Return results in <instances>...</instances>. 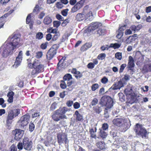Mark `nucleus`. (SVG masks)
Returning a JSON list of instances; mask_svg holds the SVG:
<instances>
[{
	"instance_id": "obj_1",
	"label": "nucleus",
	"mask_w": 151,
	"mask_h": 151,
	"mask_svg": "<svg viewBox=\"0 0 151 151\" xmlns=\"http://www.w3.org/2000/svg\"><path fill=\"white\" fill-rule=\"evenodd\" d=\"M20 39L19 35L17 34L11 35L8 39L7 42L5 43L1 48L3 49L2 55L6 57L11 54L13 50L19 47Z\"/></svg>"
},
{
	"instance_id": "obj_2",
	"label": "nucleus",
	"mask_w": 151,
	"mask_h": 151,
	"mask_svg": "<svg viewBox=\"0 0 151 151\" xmlns=\"http://www.w3.org/2000/svg\"><path fill=\"white\" fill-rule=\"evenodd\" d=\"M113 123L117 126L122 128L123 132L126 131L129 127L127 120L124 119L115 118L113 120Z\"/></svg>"
},
{
	"instance_id": "obj_3",
	"label": "nucleus",
	"mask_w": 151,
	"mask_h": 151,
	"mask_svg": "<svg viewBox=\"0 0 151 151\" xmlns=\"http://www.w3.org/2000/svg\"><path fill=\"white\" fill-rule=\"evenodd\" d=\"M113 100L109 96H104L101 97L100 104L103 106H105L108 109L111 108L113 105Z\"/></svg>"
},
{
	"instance_id": "obj_4",
	"label": "nucleus",
	"mask_w": 151,
	"mask_h": 151,
	"mask_svg": "<svg viewBox=\"0 0 151 151\" xmlns=\"http://www.w3.org/2000/svg\"><path fill=\"white\" fill-rule=\"evenodd\" d=\"M137 134L142 138H146L147 137V131L142 125L137 124L134 129Z\"/></svg>"
},
{
	"instance_id": "obj_5",
	"label": "nucleus",
	"mask_w": 151,
	"mask_h": 151,
	"mask_svg": "<svg viewBox=\"0 0 151 151\" xmlns=\"http://www.w3.org/2000/svg\"><path fill=\"white\" fill-rule=\"evenodd\" d=\"M34 69L31 72L32 75H36L43 71L44 66L43 65L41 64L40 61L37 60H34Z\"/></svg>"
},
{
	"instance_id": "obj_6",
	"label": "nucleus",
	"mask_w": 151,
	"mask_h": 151,
	"mask_svg": "<svg viewBox=\"0 0 151 151\" xmlns=\"http://www.w3.org/2000/svg\"><path fill=\"white\" fill-rule=\"evenodd\" d=\"M59 47L57 45L55 44L49 50L46 55L47 59L49 60H51L56 54L57 50Z\"/></svg>"
},
{
	"instance_id": "obj_7",
	"label": "nucleus",
	"mask_w": 151,
	"mask_h": 151,
	"mask_svg": "<svg viewBox=\"0 0 151 151\" xmlns=\"http://www.w3.org/2000/svg\"><path fill=\"white\" fill-rule=\"evenodd\" d=\"M30 117L28 114H26L21 117L18 122V123L21 125V127H24L27 125L29 122Z\"/></svg>"
},
{
	"instance_id": "obj_8",
	"label": "nucleus",
	"mask_w": 151,
	"mask_h": 151,
	"mask_svg": "<svg viewBox=\"0 0 151 151\" xmlns=\"http://www.w3.org/2000/svg\"><path fill=\"white\" fill-rule=\"evenodd\" d=\"M23 143L24 148L27 150H31L32 146V143L31 141H29L27 137H25L23 139Z\"/></svg>"
},
{
	"instance_id": "obj_9",
	"label": "nucleus",
	"mask_w": 151,
	"mask_h": 151,
	"mask_svg": "<svg viewBox=\"0 0 151 151\" xmlns=\"http://www.w3.org/2000/svg\"><path fill=\"white\" fill-rule=\"evenodd\" d=\"M14 134V139L17 140H19L22 138L24 134V131L20 129H16L13 132Z\"/></svg>"
},
{
	"instance_id": "obj_10",
	"label": "nucleus",
	"mask_w": 151,
	"mask_h": 151,
	"mask_svg": "<svg viewBox=\"0 0 151 151\" xmlns=\"http://www.w3.org/2000/svg\"><path fill=\"white\" fill-rule=\"evenodd\" d=\"M58 142L59 144L65 142V144L68 143V141L67 136L65 134H59L57 136Z\"/></svg>"
},
{
	"instance_id": "obj_11",
	"label": "nucleus",
	"mask_w": 151,
	"mask_h": 151,
	"mask_svg": "<svg viewBox=\"0 0 151 151\" xmlns=\"http://www.w3.org/2000/svg\"><path fill=\"white\" fill-rule=\"evenodd\" d=\"M22 54L23 52L22 51H20L18 56L16 58V61L14 65V66H15L16 68L21 63L22 61Z\"/></svg>"
},
{
	"instance_id": "obj_12",
	"label": "nucleus",
	"mask_w": 151,
	"mask_h": 151,
	"mask_svg": "<svg viewBox=\"0 0 151 151\" xmlns=\"http://www.w3.org/2000/svg\"><path fill=\"white\" fill-rule=\"evenodd\" d=\"M123 86L124 85L122 81H119L118 82H116L110 88V89L114 90L120 89L121 87Z\"/></svg>"
},
{
	"instance_id": "obj_13",
	"label": "nucleus",
	"mask_w": 151,
	"mask_h": 151,
	"mask_svg": "<svg viewBox=\"0 0 151 151\" xmlns=\"http://www.w3.org/2000/svg\"><path fill=\"white\" fill-rule=\"evenodd\" d=\"M101 24L98 22L92 23L90 24L88 27V29L90 31H93L97 28L99 26L101 25Z\"/></svg>"
},
{
	"instance_id": "obj_14",
	"label": "nucleus",
	"mask_w": 151,
	"mask_h": 151,
	"mask_svg": "<svg viewBox=\"0 0 151 151\" xmlns=\"http://www.w3.org/2000/svg\"><path fill=\"white\" fill-rule=\"evenodd\" d=\"M82 6V4H81L80 1L78 2L71 9L72 12H74L77 11L81 8Z\"/></svg>"
},
{
	"instance_id": "obj_15",
	"label": "nucleus",
	"mask_w": 151,
	"mask_h": 151,
	"mask_svg": "<svg viewBox=\"0 0 151 151\" xmlns=\"http://www.w3.org/2000/svg\"><path fill=\"white\" fill-rule=\"evenodd\" d=\"M76 121H80L83 120V116L82 115L80 114L78 111H76L75 112L73 115Z\"/></svg>"
},
{
	"instance_id": "obj_16",
	"label": "nucleus",
	"mask_w": 151,
	"mask_h": 151,
	"mask_svg": "<svg viewBox=\"0 0 151 151\" xmlns=\"http://www.w3.org/2000/svg\"><path fill=\"white\" fill-rule=\"evenodd\" d=\"M72 73L76 75L75 76L77 79L80 78L82 76V74L79 71L76 70L75 68L73 69Z\"/></svg>"
},
{
	"instance_id": "obj_17",
	"label": "nucleus",
	"mask_w": 151,
	"mask_h": 151,
	"mask_svg": "<svg viewBox=\"0 0 151 151\" xmlns=\"http://www.w3.org/2000/svg\"><path fill=\"white\" fill-rule=\"evenodd\" d=\"M142 26L141 24H139L137 25H132L131 26L130 28L134 32L136 31H139L140 29L142 28Z\"/></svg>"
},
{
	"instance_id": "obj_18",
	"label": "nucleus",
	"mask_w": 151,
	"mask_h": 151,
	"mask_svg": "<svg viewBox=\"0 0 151 151\" xmlns=\"http://www.w3.org/2000/svg\"><path fill=\"white\" fill-rule=\"evenodd\" d=\"M68 111V109L65 107H63L62 108L60 109L56 110V112L59 113L60 114H65Z\"/></svg>"
},
{
	"instance_id": "obj_19",
	"label": "nucleus",
	"mask_w": 151,
	"mask_h": 151,
	"mask_svg": "<svg viewBox=\"0 0 151 151\" xmlns=\"http://www.w3.org/2000/svg\"><path fill=\"white\" fill-rule=\"evenodd\" d=\"M92 44L91 43H86L81 47V50L82 51H84L90 48Z\"/></svg>"
},
{
	"instance_id": "obj_20",
	"label": "nucleus",
	"mask_w": 151,
	"mask_h": 151,
	"mask_svg": "<svg viewBox=\"0 0 151 151\" xmlns=\"http://www.w3.org/2000/svg\"><path fill=\"white\" fill-rule=\"evenodd\" d=\"M14 95V93L13 91H11L8 92L7 94V96L8 97V102L11 103L13 101V96Z\"/></svg>"
},
{
	"instance_id": "obj_21",
	"label": "nucleus",
	"mask_w": 151,
	"mask_h": 151,
	"mask_svg": "<svg viewBox=\"0 0 151 151\" xmlns=\"http://www.w3.org/2000/svg\"><path fill=\"white\" fill-rule=\"evenodd\" d=\"M52 22V19L48 16H46L43 20V23L45 24H49Z\"/></svg>"
},
{
	"instance_id": "obj_22",
	"label": "nucleus",
	"mask_w": 151,
	"mask_h": 151,
	"mask_svg": "<svg viewBox=\"0 0 151 151\" xmlns=\"http://www.w3.org/2000/svg\"><path fill=\"white\" fill-rule=\"evenodd\" d=\"M96 146L100 149L102 150L105 147V145L103 141H100L96 143Z\"/></svg>"
},
{
	"instance_id": "obj_23",
	"label": "nucleus",
	"mask_w": 151,
	"mask_h": 151,
	"mask_svg": "<svg viewBox=\"0 0 151 151\" xmlns=\"http://www.w3.org/2000/svg\"><path fill=\"white\" fill-rule=\"evenodd\" d=\"M134 65V60L132 57L129 56V57L128 65L129 68L133 67Z\"/></svg>"
},
{
	"instance_id": "obj_24",
	"label": "nucleus",
	"mask_w": 151,
	"mask_h": 151,
	"mask_svg": "<svg viewBox=\"0 0 151 151\" xmlns=\"http://www.w3.org/2000/svg\"><path fill=\"white\" fill-rule=\"evenodd\" d=\"M64 81L67 82L72 79V76L70 74H67L65 75L63 77Z\"/></svg>"
},
{
	"instance_id": "obj_25",
	"label": "nucleus",
	"mask_w": 151,
	"mask_h": 151,
	"mask_svg": "<svg viewBox=\"0 0 151 151\" xmlns=\"http://www.w3.org/2000/svg\"><path fill=\"white\" fill-rule=\"evenodd\" d=\"M85 17V16L83 14L81 13L78 14L76 17V20L79 21L82 20Z\"/></svg>"
},
{
	"instance_id": "obj_26",
	"label": "nucleus",
	"mask_w": 151,
	"mask_h": 151,
	"mask_svg": "<svg viewBox=\"0 0 151 151\" xmlns=\"http://www.w3.org/2000/svg\"><path fill=\"white\" fill-rule=\"evenodd\" d=\"M85 18L88 19L90 21L92 20L93 18V17L92 12L90 11L87 13L85 16Z\"/></svg>"
},
{
	"instance_id": "obj_27",
	"label": "nucleus",
	"mask_w": 151,
	"mask_h": 151,
	"mask_svg": "<svg viewBox=\"0 0 151 151\" xmlns=\"http://www.w3.org/2000/svg\"><path fill=\"white\" fill-rule=\"evenodd\" d=\"M59 113L56 112V111H55V113L52 115V118L53 119L56 121H58L60 120Z\"/></svg>"
},
{
	"instance_id": "obj_28",
	"label": "nucleus",
	"mask_w": 151,
	"mask_h": 151,
	"mask_svg": "<svg viewBox=\"0 0 151 151\" xmlns=\"http://www.w3.org/2000/svg\"><path fill=\"white\" fill-rule=\"evenodd\" d=\"M14 113V112L12 110L10 111L9 112L7 121H8L9 120H11L14 118V116H15Z\"/></svg>"
},
{
	"instance_id": "obj_29",
	"label": "nucleus",
	"mask_w": 151,
	"mask_h": 151,
	"mask_svg": "<svg viewBox=\"0 0 151 151\" xmlns=\"http://www.w3.org/2000/svg\"><path fill=\"white\" fill-rule=\"evenodd\" d=\"M100 132V136L102 138H106L107 135V133L106 131H103L100 129H99Z\"/></svg>"
},
{
	"instance_id": "obj_30",
	"label": "nucleus",
	"mask_w": 151,
	"mask_h": 151,
	"mask_svg": "<svg viewBox=\"0 0 151 151\" xmlns=\"http://www.w3.org/2000/svg\"><path fill=\"white\" fill-rule=\"evenodd\" d=\"M6 19V18L5 16L0 18V29L3 26L5 22Z\"/></svg>"
},
{
	"instance_id": "obj_31",
	"label": "nucleus",
	"mask_w": 151,
	"mask_h": 151,
	"mask_svg": "<svg viewBox=\"0 0 151 151\" xmlns=\"http://www.w3.org/2000/svg\"><path fill=\"white\" fill-rule=\"evenodd\" d=\"M109 127V126L107 123H104L102 124L101 129L103 130V131H107L108 130Z\"/></svg>"
},
{
	"instance_id": "obj_32",
	"label": "nucleus",
	"mask_w": 151,
	"mask_h": 151,
	"mask_svg": "<svg viewBox=\"0 0 151 151\" xmlns=\"http://www.w3.org/2000/svg\"><path fill=\"white\" fill-rule=\"evenodd\" d=\"M105 32V30L103 29H99L97 32V34L99 36L104 35Z\"/></svg>"
},
{
	"instance_id": "obj_33",
	"label": "nucleus",
	"mask_w": 151,
	"mask_h": 151,
	"mask_svg": "<svg viewBox=\"0 0 151 151\" xmlns=\"http://www.w3.org/2000/svg\"><path fill=\"white\" fill-rule=\"evenodd\" d=\"M66 83H67L65 81H61L60 86L62 88L64 89L66 88L67 85Z\"/></svg>"
},
{
	"instance_id": "obj_34",
	"label": "nucleus",
	"mask_w": 151,
	"mask_h": 151,
	"mask_svg": "<svg viewBox=\"0 0 151 151\" xmlns=\"http://www.w3.org/2000/svg\"><path fill=\"white\" fill-rule=\"evenodd\" d=\"M99 87V85L97 83L94 84L91 86V90L93 91H94Z\"/></svg>"
},
{
	"instance_id": "obj_35",
	"label": "nucleus",
	"mask_w": 151,
	"mask_h": 151,
	"mask_svg": "<svg viewBox=\"0 0 151 151\" xmlns=\"http://www.w3.org/2000/svg\"><path fill=\"white\" fill-rule=\"evenodd\" d=\"M43 55V53L42 51H38L36 53L35 57L37 58H41Z\"/></svg>"
},
{
	"instance_id": "obj_36",
	"label": "nucleus",
	"mask_w": 151,
	"mask_h": 151,
	"mask_svg": "<svg viewBox=\"0 0 151 151\" xmlns=\"http://www.w3.org/2000/svg\"><path fill=\"white\" fill-rule=\"evenodd\" d=\"M105 57L106 54L105 53H101L98 56L97 58L99 60H102L105 58Z\"/></svg>"
},
{
	"instance_id": "obj_37",
	"label": "nucleus",
	"mask_w": 151,
	"mask_h": 151,
	"mask_svg": "<svg viewBox=\"0 0 151 151\" xmlns=\"http://www.w3.org/2000/svg\"><path fill=\"white\" fill-rule=\"evenodd\" d=\"M150 66L149 64L145 65L143 68V70L147 72L150 71Z\"/></svg>"
},
{
	"instance_id": "obj_38",
	"label": "nucleus",
	"mask_w": 151,
	"mask_h": 151,
	"mask_svg": "<svg viewBox=\"0 0 151 151\" xmlns=\"http://www.w3.org/2000/svg\"><path fill=\"white\" fill-rule=\"evenodd\" d=\"M115 57L119 60H121L122 58V53L119 52H117L115 54Z\"/></svg>"
},
{
	"instance_id": "obj_39",
	"label": "nucleus",
	"mask_w": 151,
	"mask_h": 151,
	"mask_svg": "<svg viewBox=\"0 0 151 151\" xmlns=\"http://www.w3.org/2000/svg\"><path fill=\"white\" fill-rule=\"evenodd\" d=\"M36 38L39 40L42 39L43 37V34L40 32L37 33L36 35Z\"/></svg>"
},
{
	"instance_id": "obj_40",
	"label": "nucleus",
	"mask_w": 151,
	"mask_h": 151,
	"mask_svg": "<svg viewBox=\"0 0 151 151\" xmlns=\"http://www.w3.org/2000/svg\"><path fill=\"white\" fill-rule=\"evenodd\" d=\"M132 92V88H126L124 90V92L127 95L130 94Z\"/></svg>"
},
{
	"instance_id": "obj_41",
	"label": "nucleus",
	"mask_w": 151,
	"mask_h": 151,
	"mask_svg": "<svg viewBox=\"0 0 151 151\" xmlns=\"http://www.w3.org/2000/svg\"><path fill=\"white\" fill-rule=\"evenodd\" d=\"M120 47V45L117 43L111 44L110 45V47H113L114 49L119 48Z\"/></svg>"
},
{
	"instance_id": "obj_42",
	"label": "nucleus",
	"mask_w": 151,
	"mask_h": 151,
	"mask_svg": "<svg viewBox=\"0 0 151 151\" xmlns=\"http://www.w3.org/2000/svg\"><path fill=\"white\" fill-rule=\"evenodd\" d=\"M98 100L96 98H94L92 101L91 103V105L92 106L96 105L98 103Z\"/></svg>"
},
{
	"instance_id": "obj_43",
	"label": "nucleus",
	"mask_w": 151,
	"mask_h": 151,
	"mask_svg": "<svg viewBox=\"0 0 151 151\" xmlns=\"http://www.w3.org/2000/svg\"><path fill=\"white\" fill-rule=\"evenodd\" d=\"M56 7L58 9H61L63 7V3L60 1V2H58L56 3Z\"/></svg>"
},
{
	"instance_id": "obj_44",
	"label": "nucleus",
	"mask_w": 151,
	"mask_h": 151,
	"mask_svg": "<svg viewBox=\"0 0 151 151\" xmlns=\"http://www.w3.org/2000/svg\"><path fill=\"white\" fill-rule=\"evenodd\" d=\"M35 127V125L34 124L31 122L29 126V131L31 132H32L34 130Z\"/></svg>"
},
{
	"instance_id": "obj_45",
	"label": "nucleus",
	"mask_w": 151,
	"mask_h": 151,
	"mask_svg": "<svg viewBox=\"0 0 151 151\" xmlns=\"http://www.w3.org/2000/svg\"><path fill=\"white\" fill-rule=\"evenodd\" d=\"M60 24V22L58 21H54L53 22L54 26L56 28L58 27Z\"/></svg>"
},
{
	"instance_id": "obj_46",
	"label": "nucleus",
	"mask_w": 151,
	"mask_h": 151,
	"mask_svg": "<svg viewBox=\"0 0 151 151\" xmlns=\"http://www.w3.org/2000/svg\"><path fill=\"white\" fill-rule=\"evenodd\" d=\"M69 9H66L63 10L62 12V14L64 16H67Z\"/></svg>"
},
{
	"instance_id": "obj_47",
	"label": "nucleus",
	"mask_w": 151,
	"mask_h": 151,
	"mask_svg": "<svg viewBox=\"0 0 151 151\" xmlns=\"http://www.w3.org/2000/svg\"><path fill=\"white\" fill-rule=\"evenodd\" d=\"M120 100L121 101H124V97L123 94L122 93H119L118 94Z\"/></svg>"
},
{
	"instance_id": "obj_48",
	"label": "nucleus",
	"mask_w": 151,
	"mask_h": 151,
	"mask_svg": "<svg viewBox=\"0 0 151 151\" xmlns=\"http://www.w3.org/2000/svg\"><path fill=\"white\" fill-rule=\"evenodd\" d=\"M123 35V32H122V31L119 32L118 31V33L116 36L118 38L120 39L122 37Z\"/></svg>"
},
{
	"instance_id": "obj_49",
	"label": "nucleus",
	"mask_w": 151,
	"mask_h": 151,
	"mask_svg": "<svg viewBox=\"0 0 151 151\" xmlns=\"http://www.w3.org/2000/svg\"><path fill=\"white\" fill-rule=\"evenodd\" d=\"M126 66V65L125 64H123L121 65L119 71L120 73H122L123 71V70Z\"/></svg>"
},
{
	"instance_id": "obj_50",
	"label": "nucleus",
	"mask_w": 151,
	"mask_h": 151,
	"mask_svg": "<svg viewBox=\"0 0 151 151\" xmlns=\"http://www.w3.org/2000/svg\"><path fill=\"white\" fill-rule=\"evenodd\" d=\"M95 65L92 63H89L87 65V67L89 69H93Z\"/></svg>"
},
{
	"instance_id": "obj_51",
	"label": "nucleus",
	"mask_w": 151,
	"mask_h": 151,
	"mask_svg": "<svg viewBox=\"0 0 151 151\" xmlns=\"http://www.w3.org/2000/svg\"><path fill=\"white\" fill-rule=\"evenodd\" d=\"M65 58H64H64H62L58 64V66H59L60 65V67L62 66L63 65V62L65 60Z\"/></svg>"
},
{
	"instance_id": "obj_52",
	"label": "nucleus",
	"mask_w": 151,
	"mask_h": 151,
	"mask_svg": "<svg viewBox=\"0 0 151 151\" xmlns=\"http://www.w3.org/2000/svg\"><path fill=\"white\" fill-rule=\"evenodd\" d=\"M101 81L102 83L106 84L108 81V79L106 77H104L101 79Z\"/></svg>"
},
{
	"instance_id": "obj_53",
	"label": "nucleus",
	"mask_w": 151,
	"mask_h": 151,
	"mask_svg": "<svg viewBox=\"0 0 151 151\" xmlns=\"http://www.w3.org/2000/svg\"><path fill=\"white\" fill-rule=\"evenodd\" d=\"M73 107L75 109H78L80 107V104L78 102H76L74 104Z\"/></svg>"
},
{
	"instance_id": "obj_54",
	"label": "nucleus",
	"mask_w": 151,
	"mask_h": 151,
	"mask_svg": "<svg viewBox=\"0 0 151 151\" xmlns=\"http://www.w3.org/2000/svg\"><path fill=\"white\" fill-rule=\"evenodd\" d=\"M56 17L57 19L60 21H63L64 20L63 17L59 14H57L56 15Z\"/></svg>"
},
{
	"instance_id": "obj_55",
	"label": "nucleus",
	"mask_w": 151,
	"mask_h": 151,
	"mask_svg": "<svg viewBox=\"0 0 151 151\" xmlns=\"http://www.w3.org/2000/svg\"><path fill=\"white\" fill-rule=\"evenodd\" d=\"M110 134L113 137H114L117 136L116 132L114 131H112L110 132Z\"/></svg>"
},
{
	"instance_id": "obj_56",
	"label": "nucleus",
	"mask_w": 151,
	"mask_h": 151,
	"mask_svg": "<svg viewBox=\"0 0 151 151\" xmlns=\"http://www.w3.org/2000/svg\"><path fill=\"white\" fill-rule=\"evenodd\" d=\"M4 102V99L2 98H0V105H2V107L3 108L5 107L6 105L5 104H3Z\"/></svg>"
},
{
	"instance_id": "obj_57",
	"label": "nucleus",
	"mask_w": 151,
	"mask_h": 151,
	"mask_svg": "<svg viewBox=\"0 0 151 151\" xmlns=\"http://www.w3.org/2000/svg\"><path fill=\"white\" fill-rule=\"evenodd\" d=\"M23 143L22 144L21 142L19 143L17 145L18 148L20 150H22V149L23 147Z\"/></svg>"
},
{
	"instance_id": "obj_58",
	"label": "nucleus",
	"mask_w": 151,
	"mask_h": 151,
	"mask_svg": "<svg viewBox=\"0 0 151 151\" xmlns=\"http://www.w3.org/2000/svg\"><path fill=\"white\" fill-rule=\"evenodd\" d=\"M53 36L52 38V40L53 41H55L58 39V37L59 36V33L55 34Z\"/></svg>"
},
{
	"instance_id": "obj_59",
	"label": "nucleus",
	"mask_w": 151,
	"mask_h": 151,
	"mask_svg": "<svg viewBox=\"0 0 151 151\" xmlns=\"http://www.w3.org/2000/svg\"><path fill=\"white\" fill-rule=\"evenodd\" d=\"M104 116L106 118H107L109 117V115L107 111V109L106 108L105 109Z\"/></svg>"
},
{
	"instance_id": "obj_60",
	"label": "nucleus",
	"mask_w": 151,
	"mask_h": 151,
	"mask_svg": "<svg viewBox=\"0 0 151 151\" xmlns=\"http://www.w3.org/2000/svg\"><path fill=\"white\" fill-rule=\"evenodd\" d=\"M30 18V14H29L27 16L26 19V23L27 24H28L31 21Z\"/></svg>"
},
{
	"instance_id": "obj_61",
	"label": "nucleus",
	"mask_w": 151,
	"mask_h": 151,
	"mask_svg": "<svg viewBox=\"0 0 151 151\" xmlns=\"http://www.w3.org/2000/svg\"><path fill=\"white\" fill-rule=\"evenodd\" d=\"M41 48L42 49H45L47 47V44L46 43L42 44L40 46Z\"/></svg>"
},
{
	"instance_id": "obj_62",
	"label": "nucleus",
	"mask_w": 151,
	"mask_h": 151,
	"mask_svg": "<svg viewBox=\"0 0 151 151\" xmlns=\"http://www.w3.org/2000/svg\"><path fill=\"white\" fill-rule=\"evenodd\" d=\"M131 29H127L125 32V34L126 35L131 34L132 33V32L131 31Z\"/></svg>"
},
{
	"instance_id": "obj_63",
	"label": "nucleus",
	"mask_w": 151,
	"mask_h": 151,
	"mask_svg": "<svg viewBox=\"0 0 151 151\" xmlns=\"http://www.w3.org/2000/svg\"><path fill=\"white\" fill-rule=\"evenodd\" d=\"M73 83V81L72 79L66 82L67 83V86L69 87L71 86Z\"/></svg>"
},
{
	"instance_id": "obj_64",
	"label": "nucleus",
	"mask_w": 151,
	"mask_h": 151,
	"mask_svg": "<svg viewBox=\"0 0 151 151\" xmlns=\"http://www.w3.org/2000/svg\"><path fill=\"white\" fill-rule=\"evenodd\" d=\"M73 103V101H68L66 103L67 105L69 107H70L72 106Z\"/></svg>"
}]
</instances>
